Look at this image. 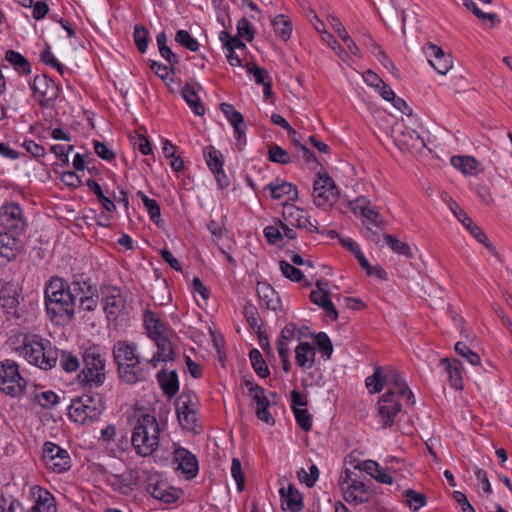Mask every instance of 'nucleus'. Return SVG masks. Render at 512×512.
Returning a JSON list of instances; mask_svg holds the SVG:
<instances>
[{
	"label": "nucleus",
	"instance_id": "a211bd4d",
	"mask_svg": "<svg viewBox=\"0 0 512 512\" xmlns=\"http://www.w3.org/2000/svg\"><path fill=\"white\" fill-rule=\"evenodd\" d=\"M33 504L27 512H56L54 496L46 489L34 486L30 489Z\"/></svg>",
	"mask_w": 512,
	"mask_h": 512
},
{
	"label": "nucleus",
	"instance_id": "58836bf2",
	"mask_svg": "<svg viewBox=\"0 0 512 512\" xmlns=\"http://www.w3.org/2000/svg\"><path fill=\"white\" fill-rule=\"evenodd\" d=\"M451 164L465 175H475L477 173L478 162L471 156H453Z\"/></svg>",
	"mask_w": 512,
	"mask_h": 512
},
{
	"label": "nucleus",
	"instance_id": "f704fd0d",
	"mask_svg": "<svg viewBox=\"0 0 512 512\" xmlns=\"http://www.w3.org/2000/svg\"><path fill=\"white\" fill-rule=\"evenodd\" d=\"M315 356V349L308 342H301L295 349V359L299 367H313L315 364Z\"/></svg>",
	"mask_w": 512,
	"mask_h": 512
},
{
	"label": "nucleus",
	"instance_id": "4be33fe9",
	"mask_svg": "<svg viewBox=\"0 0 512 512\" xmlns=\"http://www.w3.org/2000/svg\"><path fill=\"white\" fill-rule=\"evenodd\" d=\"M19 234L12 232L0 233V264H5L14 259L21 250Z\"/></svg>",
	"mask_w": 512,
	"mask_h": 512
},
{
	"label": "nucleus",
	"instance_id": "b1692460",
	"mask_svg": "<svg viewBox=\"0 0 512 512\" xmlns=\"http://www.w3.org/2000/svg\"><path fill=\"white\" fill-rule=\"evenodd\" d=\"M206 162L210 170L213 172L218 185L225 188L229 185V179L223 171V158L222 154L213 146L207 148L205 153Z\"/></svg>",
	"mask_w": 512,
	"mask_h": 512
},
{
	"label": "nucleus",
	"instance_id": "c9c22d12",
	"mask_svg": "<svg viewBox=\"0 0 512 512\" xmlns=\"http://www.w3.org/2000/svg\"><path fill=\"white\" fill-rule=\"evenodd\" d=\"M329 23L334 31L337 33L338 37L346 44L347 48L356 56H360V49L353 41V39L347 33L345 27L336 16L330 15L328 16Z\"/></svg>",
	"mask_w": 512,
	"mask_h": 512
},
{
	"label": "nucleus",
	"instance_id": "2eb2a0df",
	"mask_svg": "<svg viewBox=\"0 0 512 512\" xmlns=\"http://www.w3.org/2000/svg\"><path fill=\"white\" fill-rule=\"evenodd\" d=\"M244 385L249 389V395L256 404L255 413L257 418L269 425H273L275 420L269 411L270 402L265 395L264 388L250 380H245Z\"/></svg>",
	"mask_w": 512,
	"mask_h": 512
},
{
	"label": "nucleus",
	"instance_id": "6e6d98bb",
	"mask_svg": "<svg viewBox=\"0 0 512 512\" xmlns=\"http://www.w3.org/2000/svg\"><path fill=\"white\" fill-rule=\"evenodd\" d=\"M268 159L282 165L289 164L292 161L289 153L277 144H272L270 146Z\"/></svg>",
	"mask_w": 512,
	"mask_h": 512
},
{
	"label": "nucleus",
	"instance_id": "c756f323",
	"mask_svg": "<svg viewBox=\"0 0 512 512\" xmlns=\"http://www.w3.org/2000/svg\"><path fill=\"white\" fill-rule=\"evenodd\" d=\"M282 506H286L290 512H299L303 509V497L294 485L289 484L287 489L280 488Z\"/></svg>",
	"mask_w": 512,
	"mask_h": 512
},
{
	"label": "nucleus",
	"instance_id": "e433bc0d",
	"mask_svg": "<svg viewBox=\"0 0 512 512\" xmlns=\"http://www.w3.org/2000/svg\"><path fill=\"white\" fill-rule=\"evenodd\" d=\"M145 326L148 332V336L152 339H158L164 335L166 329L165 324L160 321L155 313L147 311L144 316Z\"/></svg>",
	"mask_w": 512,
	"mask_h": 512
},
{
	"label": "nucleus",
	"instance_id": "5701e85b",
	"mask_svg": "<svg viewBox=\"0 0 512 512\" xmlns=\"http://www.w3.org/2000/svg\"><path fill=\"white\" fill-rule=\"evenodd\" d=\"M382 379L383 386L393 385L395 394L406 397L408 401L412 404L414 403V395L412 391L407 386L404 379L401 377L400 373L393 367H388L387 369H382Z\"/></svg>",
	"mask_w": 512,
	"mask_h": 512
},
{
	"label": "nucleus",
	"instance_id": "72a5a7b5",
	"mask_svg": "<svg viewBox=\"0 0 512 512\" xmlns=\"http://www.w3.org/2000/svg\"><path fill=\"white\" fill-rule=\"evenodd\" d=\"M125 299L120 293L106 296L104 299V312L108 320H116L125 308Z\"/></svg>",
	"mask_w": 512,
	"mask_h": 512
},
{
	"label": "nucleus",
	"instance_id": "de8ad7c7",
	"mask_svg": "<svg viewBox=\"0 0 512 512\" xmlns=\"http://www.w3.org/2000/svg\"><path fill=\"white\" fill-rule=\"evenodd\" d=\"M176 411H198V399L196 395L189 393V392H183L175 402Z\"/></svg>",
	"mask_w": 512,
	"mask_h": 512
},
{
	"label": "nucleus",
	"instance_id": "864d4df0",
	"mask_svg": "<svg viewBox=\"0 0 512 512\" xmlns=\"http://www.w3.org/2000/svg\"><path fill=\"white\" fill-rule=\"evenodd\" d=\"M343 244L350 249V251L355 255L357 258L360 266L366 270L367 275H372V266L369 264L368 260L362 253L360 247L358 244H356L353 240H343Z\"/></svg>",
	"mask_w": 512,
	"mask_h": 512
},
{
	"label": "nucleus",
	"instance_id": "9d476101",
	"mask_svg": "<svg viewBox=\"0 0 512 512\" xmlns=\"http://www.w3.org/2000/svg\"><path fill=\"white\" fill-rule=\"evenodd\" d=\"M444 200L447 202L450 210L454 216L466 227V229L480 242L482 243L493 255L498 256L496 248L488 241V237L484 231L478 227L472 219L466 214V212L460 208V206L451 198L446 196Z\"/></svg>",
	"mask_w": 512,
	"mask_h": 512
},
{
	"label": "nucleus",
	"instance_id": "37998d69",
	"mask_svg": "<svg viewBox=\"0 0 512 512\" xmlns=\"http://www.w3.org/2000/svg\"><path fill=\"white\" fill-rule=\"evenodd\" d=\"M86 185L89 189L96 195L98 201L101 203L102 207L108 212H114L116 210V206L114 201L109 197L105 196L101 186L93 179H88L86 181Z\"/></svg>",
	"mask_w": 512,
	"mask_h": 512
},
{
	"label": "nucleus",
	"instance_id": "a18cd8bd",
	"mask_svg": "<svg viewBox=\"0 0 512 512\" xmlns=\"http://www.w3.org/2000/svg\"><path fill=\"white\" fill-rule=\"evenodd\" d=\"M157 347L156 354L162 359L163 362L172 361L174 359V349L172 343L166 336H162L153 340Z\"/></svg>",
	"mask_w": 512,
	"mask_h": 512
},
{
	"label": "nucleus",
	"instance_id": "ddd939ff",
	"mask_svg": "<svg viewBox=\"0 0 512 512\" xmlns=\"http://www.w3.org/2000/svg\"><path fill=\"white\" fill-rule=\"evenodd\" d=\"M378 414L381 417L383 426L385 428L393 426L395 418L398 416L402 409V404L398 400L395 391L392 389L387 390L379 399Z\"/></svg>",
	"mask_w": 512,
	"mask_h": 512
},
{
	"label": "nucleus",
	"instance_id": "8fccbe9b",
	"mask_svg": "<svg viewBox=\"0 0 512 512\" xmlns=\"http://www.w3.org/2000/svg\"><path fill=\"white\" fill-rule=\"evenodd\" d=\"M220 41L223 43V46L226 50H242L246 49V44L240 39V37L232 36L229 32L223 30L219 35Z\"/></svg>",
	"mask_w": 512,
	"mask_h": 512
},
{
	"label": "nucleus",
	"instance_id": "f8f14e48",
	"mask_svg": "<svg viewBox=\"0 0 512 512\" xmlns=\"http://www.w3.org/2000/svg\"><path fill=\"white\" fill-rule=\"evenodd\" d=\"M0 226L19 235L24 231L26 222L18 204L6 203L0 207Z\"/></svg>",
	"mask_w": 512,
	"mask_h": 512
},
{
	"label": "nucleus",
	"instance_id": "09e8293b",
	"mask_svg": "<svg viewBox=\"0 0 512 512\" xmlns=\"http://www.w3.org/2000/svg\"><path fill=\"white\" fill-rule=\"evenodd\" d=\"M58 361L61 368L68 372H75L80 367L79 359L68 351H58Z\"/></svg>",
	"mask_w": 512,
	"mask_h": 512
},
{
	"label": "nucleus",
	"instance_id": "7c9ffc66",
	"mask_svg": "<svg viewBox=\"0 0 512 512\" xmlns=\"http://www.w3.org/2000/svg\"><path fill=\"white\" fill-rule=\"evenodd\" d=\"M284 222L297 228H307L308 217L305 211L295 205L285 204L282 212Z\"/></svg>",
	"mask_w": 512,
	"mask_h": 512
},
{
	"label": "nucleus",
	"instance_id": "0eeeda50",
	"mask_svg": "<svg viewBox=\"0 0 512 512\" xmlns=\"http://www.w3.org/2000/svg\"><path fill=\"white\" fill-rule=\"evenodd\" d=\"M317 176L313 183L314 204L320 208L333 205L339 195L334 180L326 172L318 173Z\"/></svg>",
	"mask_w": 512,
	"mask_h": 512
},
{
	"label": "nucleus",
	"instance_id": "3c124183",
	"mask_svg": "<svg viewBox=\"0 0 512 512\" xmlns=\"http://www.w3.org/2000/svg\"><path fill=\"white\" fill-rule=\"evenodd\" d=\"M385 241L390 246L393 252L399 255H403L409 259L413 258V251L406 242L400 241L393 235H386Z\"/></svg>",
	"mask_w": 512,
	"mask_h": 512
},
{
	"label": "nucleus",
	"instance_id": "a19ab883",
	"mask_svg": "<svg viewBox=\"0 0 512 512\" xmlns=\"http://www.w3.org/2000/svg\"><path fill=\"white\" fill-rule=\"evenodd\" d=\"M272 27L276 35L280 37L283 41H287L290 39L292 34V23L285 15H277L272 20Z\"/></svg>",
	"mask_w": 512,
	"mask_h": 512
},
{
	"label": "nucleus",
	"instance_id": "e2e57ef3",
	"mask_svg": "<svg viewBox=\"0 0 512 512\" xmlns=\"http://www.w3.org/2000/svg\"><path fill=\"white\" fill-rule=\"evenodd\" d=\"M463 5L470 10L477 18L481 20L491 21V26H494L495 21L498 20V16L495 13H485L481 11L476 3L472 0H463Z\"/></svg>",
	"mask_w": 512,
	"mask_h": 512
},
{
	"label": "nucleus",
	"instance_id": "4468645a",
	"mask_svg": "<svg viewBox=\"0 0 512 512\" xmlns=\"http://www.w3.org/2000/svg\"><path fill=\"white\" fill-rule=\"evenodd\" d=\"M340 485L344 494V499L347 502H354L355 504L365 503L370 498V492L362 481L352 479L345 471V475L340 477Z\"/></svg>",
	"mask_w": 512,
	"mask_h": 512
},
{
	"label": "nucleus",
	"instance_id": "c03bdc74",
	"mask_svg": "<svg viewBox=\"0 0 512 512\" xmlns=\"http://www.w3.org/2000/svg\"><path fill=\"white\" fill-rule=\"evenodd\" d=\"M404 502L412 511H417L427 503L425 494L417 492L413 489H407L403 493Z\"/></svg>",
	"mask_w": 512,
	"mask_h": 512
},
{
	"label": "nucleus",
	"instance_id": "1a4fd4ad",
	"mask_svg": "<svg viewBox=\"0 0 512 512\" xmlns=\"http://www.w3.org/2000/svg\"><path fill=\"white\" fill-rule=\"evenodd\" d=\"M42 459L47 469L54 473H63L71 468V458L67 450L52 442L43 445Z\"/></svg>",
	"mask_w": 512,
	"mask_h": 512
},
{
	"label": "nucleus",
	"instance_id": "79ce46f5",
	"mask_svg": "<svg viewBox=\"0 0 512 512\" xmlns=\"http://www.w3.org/2000/svg\"><path fill=\"white\" fill-rule=\"evenodd\" d=\"M249 358L251 365L258 376L266 378L270 375L268 365L258 349H252L249 353Z\"/></svg>",
	"mask_w": 512,
	"mask_h": 512
},
{
	"label": "nucleus",
	"instance_id": "bf43d9fd",
	"mask_svg": "<svg viewBox=\"0 0 512 512\" xmlns=\"http://www.w3.org/2000/svg\"><path fill=\"white\" fill-rule=\"evenodd\" d=\"M297 476L300 482L311 488L319 478V469L316 465L313 464L310 466L309 472H307L304 468H301L297 472Z\"/></svg>",
	"mask_w": 512,
	"mask_h": 512
},
{
	"label": "nucleus",
	"instance_id": "f03ea898",
	"mask_svg": "<svg viewBox=\"0 0 512 512\" xmlns=\"http://www.w3.org/2000/svg\"><path fill=\"white\" fill-rule=\"evenodd\" d=\"M160 428L156 418L151 414H144L134 427L131 443L140 456L151 455L159 446Z\"/></svg>",
	"mask_w": 512,
	"mask_h": 512
},
{
	"label": "nucleus",
	"instance_id": "aec40b11",
	"mask_svg": "<svg viewBox=\"0 0 512 512\" xmlns=\"http://www.w3.org/2000/svg\"><path fill=\"white\" fill-rule=\"evenodd\" d=\"M117 371L119 378L129 385L147 380L149 374L148 369L142 366L140 357L135 358L133 362L124 365Z\"/></svg>",
	"mask_w": 512,
	"mask_h": 512
},
{
	"label": "nucleus",
	"instance_id": "69168bd1",
	"mask_svg": "<svg viewBox=\"0 0 512 512\" xmlns=\"http://www.w3.org/2000/svg\"><path fill=\"white\" fill-rule=\"evenodd\" d=\"M231 474L236 482L237 490L239 492L243 491L245 487V477L242 470L241 462L238 458L232 459Z\"/></svg>",
	"mask_w": 512,
	"mask_h": 512
},
{
	"label": "nucleus",
	"instance_id": "20e7f679",
	"mask_svg": "<svg viewBox=\"0 0 512 512\" xmlns=\"http://www.w3.org/2000/svg\"><path fill=\"white\" fill-rule=\"evenodd\" d=\"M21 354L30 364L43 370L55 367L58 361V350L53 349L49 341L38 336L25 339Z\"/></svg>",
	"mask_w": 512,
	"mask_h": 512
},
{
	"label": "nucleus",
	"instance_id": "423d86ee",
	"mask_svg": "<svg viewBox=\"0 0 512 512\" xmlns=\"http://www.w3.org/2000/svg\"><path fill=\"white\" fill-rule=\"evenodd\" d=\"M400 150L420 152L426 147L424 139L413 129L396 122L387 134Z\"/></svg>",
	"mask_w": 512,
	"mask_h": 512
},
{
	"label": "nucleus",
	"instance_id": "bb28decb",
	"mask_svg": "<svg viewBox=\"0 0 512 512\" xmlns=\"http://www.w3.org/2000/svg\"><path fill=\"white\" fill-rule=\"evenodd\" d=\"M113 358L117 364V369L133 362L135 358L140 356L137 354V346L135 343L127 341H118L113 346Z\"/></svg>",
	"mask_w": 512,
	"mask_h": 512
},
{
	"label": "nucleus",
	"instance_id": "603ef678",
	"mask_svg": "<svg viewBox=\"0 0 512 512\" xmlns=\"http://www.w3.org/2000/svg\"><path fill=\"white\" fill-rule=\"evenodd\" d=\"M106 481L115 491L126 493L130 489L128 478L124 474L106 472Z\"/></svg>",
	"mask_w": 512,
	"mask_h": 512
},
{
	"label": "nucleus",
	"instance_id": "39448f33",
	"mask_svg": "<svg viewBox=\"0 0 512 512\" xmlns=\"http://www.w3.org/2000/svg\"><path fill=\"white\" fill-rule=\"evenodd\" d=\"M27 381L21 376L19 365L11 359L0 361V391L11 397L21 396Z\"/></svg>",
	"mask_w": 512,
	"mask_h": 512
},
{
	"label": "nucleus",
	"instance_id": "5fc2aeb1",
	"mask_svg": "<svg viewBox=\"0 0 512 512\" xmlns=\"http://www.w3.org/2000/svg\"><path fill=\"white\" fill-rule=\"evenodd\" d=\"M149 31L142 25H135L133 38L137 49L141 53H145L149 43Z\"/></svg>",
	"mask_w": 512,
	"mask_h": 512
},
{
	"label": "nucleus",
	"instance_id": "13d9d810",
	"mask_svg": "<svg viewBox=\"0 0 512 512\" xmlns=\"http://www.w3.org/2000/svg\"><path fill=\"white\" fill-rule=\"evenodd\" d=\"M175 41L192 52L199 49L197 40L186 30H178L175 35Z\"/></svg>",
	"mask_w": 512,
	"mask_h": 512
},
{
	"label": "nucleus",
	"instance_id": "473e14b6",
	"mask_svg": "<svg viewBox=\"0 0 512 512\" xmlns=\"http://www.w3.org/2000/svg\"><path fill=\"white\" fill-rule=\"evenodd\" d=\"M440 364L448 374L450 386L456 390H462L464 383L460 372V362L457 359L451 361L449 358H442Z\"/></svg>",
	"mask_w": 512,
	"mask_h": 512
},
{
	"label": "nucleus",
	"instance_id": "052dcab7",
	"mask_svg": "<svg viewBox=\"0 0 512 512\" xmlns=\"http://www.w3.org/2000/svg\"><path fill=\"white\" fill-rule=\"evenodd\" d=\"M366 386L371 393H378L383 389L382 368L375 367L374 373L366 378Z\"/></svg>",
	"mask_w": 512,
	"mask_h": 512
},
{
	"label": "nucleus",
	"instance_id": "a878e982",
	"mask_svg": "<svg viewBox=\"0 0 512 512\" xmlns=\"http://www.w3.org/2000/svg\"><path fill=\"white\" fill-rule=\"evenodd\" d=\"M220 110L225 115L230 124L233 126L234 133L238 141V145L242 143V140L243 142H245L246 124L244 123L243 115L240 112H238L233 105L229 103H221Z\"/></svg>",
	"mask_w": 512,
	"mask_h": 512
},
{
	"label": "nucleus",
	"instance_id": "393cba45",
	"mask_svg": "<svg viewBox=\"0 0 512 512\" xmlns=\"http://www.w3.org/2000/svg\"><path fill=\"white\" fill-rule=\"evenodd\" d=\"M426 54L429 64L441 75H445L453 65L452 58L435 44H429Z\"/></svg>",
	"mask_w": 512,
	"mask_h": 512
},
{
	"label": "nucleus",
	"instance_id": "4d7b16f0",
	"mask_svg": "<svg viewBox=\"0 0 512 512\" xmlns=\"http://www.w3.org/2000/svg\"><path fill=\"white\" fill-rule=\"evenodd\" d=\"M455 352L473 366H477L481 362L480 356L463 342L459 341L455 344Z\"/></svg>",
	"mask_w": 512,
	"mask_h": 512
},
{
	"label": "nucleus",
	"instance_id": "774afa93",
	"mask_svg": "<svg viewBox=\"0 0 512 512\" xmlns=\"http://www.w3.org/2000/svg\"><path fill=\"white\" fill-rule=\"evenodd\" d=\"M176 412H177L178 420L183 428L188 429V430L194 429V425L197 421V412L198 411L190 410V411H186V412L185 411H176Z\"/></svg>",
	"mask_w": 512,
	"mask_h": 512
},
{
	"label": "nucleus",
	"instance_id": "f3484780",
	"mask_svg": "<svg viewBox=\"0 0 512 512\" xmlns=\"http://www.w3.org/2000/svg\"><path fill=\"white\" fill-rule=\"evenodd\" d=\"M20 287L14 282H0V304L7 314L15 316L20 304Z\"/></svg>",
	"mask_w": 512,
	"mask_h": 512
},
{
	"label": "nucleus",
	"instance_id": "f257e3e1",
	"mask_svg": "<svg viewBox=\"0 0 512 512\" xmlns=\"http://www.w3.org/2000/svg\"><path fill=\"white\" fill-rule=\"evenodd\" d=\"M46 312L51 321H71L75 315V294L61 277H51L45 287Z\"/></svg>",
	"mask_w": 512,
	"mask_h": 512
},
{
	"label": "nucleus",
	"instance_id": "6e6552de",
	"mask_svg": "<svg viewBox=\"0 0 512 512\" xmlns=\"http://www.w3.org/2000/svg\"><path fill=\"white\" fill-rule=\"evenodd\" d=\"M352 210L360 213L362 217L368 220L376 229L367 226L368 238L375 243L380 241V230L385 225L384 220L380 216L378 210L372 206L371 202L365 197H359L352 202Z\"/></svg>",
	"mask_w": 512,
	"mask_h": 512
},
{
	"label": "nucleus",
	"instance_id": "680f3d73",
	"mask_svg": "<svg viewBox=\"0 0 512 512\" xmlns=\"http://www.w3.org/2000/svg\"><path fill=\"white\" fill-rule=\"evenodd\" d=\"M279 266L283 276L290 279L291 281L300 282L303 279L302 271L291 265L289 262L281 260L279 262Z\"/></svg>",
	"mask_w": 512,
	"mask_h": 512
},
{
	"label": "nucleus",
	"instance_id": "0e129e2a",
	"mask_svg": "<svg viewBox=\"0 0 512 512\" xmlns=\"http://www.w3.org/2000/svg\"><path fill=\"white\" fill-rule=\"evenodd\" d=\"M293 413L299 427L305 432L310 431L312 427V417L308 410L304 408H294Z\"/></svg>",
	"mask_w": 512,
	"mask_h": 512
},
{
	"label": "nucleus",
	"instance_id": "c85d7f7f",
	"mask_svg": "<svg viewBox=\"0 0 512 512\" xmlns=\"http://www.w3.org/2000/svg\"><path fill=\"white\" fill-rule=\"evenodd\" d=\"M265 189H268L271 197L276 200L282 199L285 195H288L289 200L293 202L298 198L297 188L290 182L277 179L266 185Z\"/></svg>",
	"mask_w": 512,
	"mask_h": 512
},
{
	"label": "nucleus",
	"instance_id": "4c0bfd02",
	"mask_svg": "<svg viewBox=\"0 0 512 512\" xmlns=\"http://www.w3.org/2000/svg\"><path fill=\"white\" fill-rule=\"evenodd\" d=\"M257 293L268 309L276 310L278 308L280 300L269 284L258 283Z\"/></svg>",
	"mask_w": 512,
	"mask_h": 512
},
{
	"label": "nucleus",
	"instance_id": "338daca9",
	"mask_svg": "<svg viewBox=\"0 0 512 512\" xmlns=\"http://www.w3.org/2000/svg\"><path fill=\"white\" fill-rule=\"evenodd\" d=\"M255 31L249 22V20L245 17L241 18L237 22V35L240 38L251 42L254 39Z\"/></svg>",
	"mask_w": 512,
	"mask_h": 512
},
{
	"label": "nucleus",
	"instance_id": "412c9836",
	"mask_svg": "<svg viewBox=\"0 0 512 512\" xmlns=\"http://www.w3.org/2000/svg\"><path fill=\"white\" fill-rule=\"evenodd\" d=\"M316 286L318 290H312L310 293L311 301L314 304L323 308V310L328 314V316L333 321H336L338 319V311L335 305L332 303L331 299L329 298L328 291L326 290V288L328 287V283L322 280H318L316 282Z\"/></svg>",
	"mask_w": 512,
	"mask_h": 512
},
{
	"label": "nucleus",
	"instance_id": "dca6fc26",
	"mask_svg": "<svg viewBox=\"0 0 512 512\" xmlns=\"http://www.w3.org/2000/svg\"><path fill=\"white\" fill-rule=\"evenodd\" d=\"M32 89L39 104L43 107L51 105L58 97V86L46 75H37L34 78Z\"/></svg>",
	"mask_w": 512,
	"mask_h": 512
},
{
	"label": "nucleus",
	"instance_id": "9b49d317",
	"mask_svg": "<svg viewBox=\"0 0 512 512\" xmlns=\"http://www.w3.org/2000/svg\"><path fill=\"white\" fill-rule=\"evenodd\" d=\"M98 404L100 405V400H98ZM100 411L101 409L97 406L93 396L83 395L73 400L69 408V416L76 422L84 423L87 419L91 421L95 420L100 414Z\"/></svg>",
	"mask_w": 512,
	"mask_h": 512
},
{
	"label": "nucleus",
	"instance_id": "7ed1b4c3",
	"mask_svg": "<svg viewBox=\"0 0 512 512\" xmlns=\"http://www.w3.org/2000/svg\"><path fill=\"white\" fill-rule=\"evenodd\" d=\"M83 369L78 374L79 383L83 387L98 388L106 380V360L96 346L85 349L82 355Z\"/></svg>",
	"mask_w": 512,
	"mask_h": 512
},
{
	"label": "nucleus",
	"instance_id": "ea45409f",
	"mask_svg": "<svg viewBox=\"0 0 512 512\" xmlns=\"http://www.w3.org/2000/svg\"><path fill=\"white\" fill-rule=\"evenodd\" d=\"M5 59L19 73H22L23 75H29L31 73L30 62L20 53L14 51V50H8L5 53Z\"/></svg>",
	"mask_w": 512,
	"mask_h": 512
},
{
	"label": "nucleus",
	"instance_id": "2f4dec72",
	"mask_svg": "<svg viewBox=\"0 0 512 512\" xmlns=\"http://www.w3.org/2000/svg\"><path fill=\"white\" fill-rule=\"evenodd\" d=\"M157 380L161 389L163 390V393L169 398H172L178 393L179 381L175 370L170 372H166L163 369L160 370L157 373Z\"/></svg>",
	"mask_w": 512,
	"mask_h": 512
},
{
	"label": "nucleus",
	"instance_id": "6ab92c4d",
	"mask_svg": "<svg viewBox=\"0 0 512 512\" xmlns=\"http://www.w3.org/2000/svg\"><path fill=\"white\" fill-rule=\"evenodd\" d=\"M174 461L177 463V469L181 470L187 479H192L198 474V460L188 449L183 447L175 449Z\"/></svg>",
	"mask_w": 512,
	"mask_h": 512
},
{
	"label": "nucleus",
	"instance_id": "cd10ccee",
	"mask_svg": "<svg viewBox=\"0 0 512 512\" xmlns=\"http://www.w3.org/2000/svg\"><path fill=\"white\" fill-rule=\"evenodd\" d=\"M200 85L194 80L186 81L182 88V96L191 110L198 116H202L205 113L204 105L202 104L197 90Z\"/></svg>",
	"mask_w": 512,
	"mask_h": 512
},
{
	"label": "nucleus",
	"instance_id": "49530a36",
	"mask_svg": "<svg viewBox=\"0 0 512 512\" xmlns=\"http://www.w3.org/2000/svg\"><path fill=\"white\" fill-rule=\"evenodd\" d=\"M71 285V290L75 294V297L77 295L96 294V286L91 283L90 279H84L83 276L75 277Z\"/></svg>",
	"mask_w": 512,
	"mask_h": 512
}]
</instances>
